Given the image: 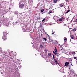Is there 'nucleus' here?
<instances>
[{"instance_id": "f257e3e1", "label": "nucleus", "mask_w": 77, "mask_h": 77, "mask_svg": "<svg viewBox=\"0 0 77 77\" xmlns=\"http://www.w3.org/2000/svg\"><path fill=\"white\" fill-rule=\"evenodd\" d=\"M3 35L2 37V39H4V40H6L7 39L6 38V35H7V33H6V32H3Z\"/></svg>"}, {"instance_id": "f03ea898", "label": "nucleus", "mask_w": 77, "mask_h": 77, "mask_svg": "<svg viewBox=\"0 0 77 77\" xmlns=\"http://www.w3.org/2000/svg\"><path fill=\"white\" fill-rule=\"evenodd\" d=\"M23 32H30V31L29 30V29L27 28V27L26 26V27H24V28L22 29Z\"/></svg>"}, {"instance_id": "7ed1b4c3", "label": "nucleus", "mask_w": 77, "mask_h": 77, "mask_svg": "<svg viewBox=\"0 0 77 77\" xmlns=\"http://www.w3.org/2000/svg\"><path fill=\"white\" fill-rule=\"evenodd\" d=\"M2 14H1V12H0V16H2L3 15H5L6 13L5 11V10L3 11L2 10Z\"/></svg>"}, {"instance_id": "20e7f679", "label": "nucleus", "mask_w": 77, "mask_h": 77, "mask_svg": "<svg viewBox=\"0 0 77 77\" xmlns=\"http://www.w3.org/2000/svg\"><path fill=\"white\" fill-rule=\"evenodd\" d=\"M4 26H7L8 27L9 26V24L7 23V22H3V25Z\"/></svg>"}, {"instance_id": "39448f33", "label": "nucleus", "mask_w": 77, "mask_h": 77, "mask_svg": "<svg viewBox=\"0 0 77 77\" xmlns=\"http://www.w3.org/2000/svg\"><path fill=\"white\" fill-rule=\"evenodd\" d=\"M23 6H24V4L21 3L20 4V5H19V8H23Z\"/></svg>"}, {"instance_id": "423d86ee", "label": "nucleus", "mask_w": 77, "mask_h": 77, "mask_svg": "<svg viewBox=\"0 0 77 77\" xmlns=\"http://www.w3.org/2000/svg\"><path fill=\"white\" fill-rule=\"evenodd\" d=\"M69 63L68 62H66L65 63L64 66H68Z\"/></svg>"}, {"instance_id": "0eeeda50", "label": "nucleus", "mask_w": 77, "mask_h": 77, "mask_svg": "<svg viewBox=\"0 0 77 77\" xmlns=\"http://www.w3.org/2000/svg\"><path fill=\"white\" fill-rule=\"evenodd\" d=\"M7 52H5L4 54H5V56H7V57H8H8H9V54H7Z\"/></svg>"}, {"instance_id": "6e6552de", "label": "nucleus", "mask_w": 77, "mask_h": 77, "mask_svg": "<svg viewBox=\"0 0 77 77\" xmlns=\"http://www.w3.org/2000/svg\"><path fill=\"white\" fill-rule=\"evenodd\" d=\"M14 2H11L10 3V6H13V5H14Z\"/></svg>"}, {"instance_id": "1a4fd4ad", "label": "nucleus", "mask_w": 77, "mask_h": 77, "mask_svg": "<svg viewBox=\"0 0 77 77\" xmlns=\"http://www.w3.org/2000/svg\"><path fill=\"white\" fill-rule=\"evenodd\" d=\"M62 49H63V47H62V46H60L59 48V50L60 51H62Z\"/></svg>"}, {"instance_id": "9d476101", "label": "nucleus", "mask_w": 77, "mask_h": 77, "mask_svg": "<svg viewBox=\"0 0 77 77\" xmlns=\"http://www.w3.org/2000/svg\"><path fill=\"white\" fill-rule=\"evenodd\" d=\"M20 19H17V20H16V21L15 22V23H20Z\"/></svg>"}, {"instance_id": "9b49d317", "label": "nucleus", "mask_w": 77, "mask_h": 77, "mask_svg": "<svg viewBox=\"0 0 77 77\" xmlns=\"http://www.w3.org/2000/svg\"><path fill=\"white\" fill-rule=\"evenodd\" d=\"M53 53L55 55H57V51H53Z\"/></svg>"}, {"instance_id": "f8f14e48", "label": "nucleus", "mask_w": 77, "mask_h": 77, "mask_svg": "<svg viewBox=\"0 0 77 77\" xmlns=\"http://www.w3.org/2000/svg\"><path fill=\"white\" fill-rule=\"evenodd\" d=\"M18 14V12L17 11H16L15 12H14V15H17Z\"/></svg>"}, {"instance_id": "ddd939ff", "label": "nucleus", "mask_w": 77, "mask_h": 77, "mask_svg": "<svg viewBox=\"0 0 77 77\" xmlns=\"http://www.w3.org/2000/svg\"><path fill=\"white\" fill-rule=\"evenodd\" d=\"M41 20V18L40 17H38V18L37 19V21H38V22H39L40 21H39V20Z\"/></svg>"}, {"instance_id": "4468645a", "label": "nucleus", "mask_w": 77, "mask_h": 77, "mask_svg": "<svg viewBox=\"0 0 77 77\" xmlns=\"http://www.w3.org/2000/svg\"><path fill=\"white\" fill-rule=\"evenodd\" d=\"M70 71L71 72H72V73H74V70H72V69H70Z\"/></svg>"}, {"instance_id": "2eb2a0df", "label": "nucleus", "mask_w": 77, "mask_h": 77, "mask_svg": "<svg viewBox=\"0 0 77 77\" xmlns=\"http://www.w3.org/2000/svg\"><path fill=\"white\" fill-rule=\"evenodd\" d=\"M63 44L64 46H65V47H68V45L67 44V43H65L64 44Z\"/></svg>"}, {"instance_id": "dca6fc26", "label": "nucleus", "mask_w": 77, "mask_h": 77, "mask_svg": "<svg viewBox=\"0 0 77 77\" xmlns=\"http://www.w3.org/2000/svg\"><path fill=\"white\" fill-rule=\"evenodd\" d=\"M3 25V22H2V21H1V22H0V27H1L2 26V25Z\"/></svg>"}, {"instance_id": "f3484780", "label": "nucleus", "mask_w": 77, "mask_h": 77, "mask_svg": "<svg viewBox=\"0 0 77 77\" xmlns=\"http://www.w3.org/2000/svg\"><path fill=\"white\" fill-rule=\"evenodd\" d=\"M72 31H73V32H75L76 31V29L74 28L73 29H72Z\"/></svg>"}, {"instance_id": "a211bd4d", "label": "nucleus", "mask_w": 77, "mask_h": 77, "mask_svg": "<svg viewBox=\"0 0 77 77\" xmlns=\"http://www.w3.org/2000/svg\"><path fill=\"white\" fill-rule=\"evenodd\" d=\"M5 11L6 13H7V12H8L9 11V10H5Z\"/></svg>"}, {"instance_id": "6ab92c4d", "label": "nucleus", "mask_w": 77, "mask_h": 77, "mask_svg": "<svg viewBox=\"0 0 77 77\" xmlns=\"http://www.w3.org/2000/svg\"><path fill=\"white\" fill-rule=\"evenodd\" d=\"M71 11L70 10H68L66 12V14H67V13H68L69 12H70Z\"/></svg>"}, {"instance_id": "aec40b11", "label": "nucleus", "mask_w": 77, "mask_h": 77, "mask_svg": "<svg viewBox=\"0 0 77 77\" xmlns=\"http://www.w3.org/2000/svg\"><path fill=\"white\" fill-rule=\"evenodd\" d=\"M2 48H0V53H2Z\"/></svg>"}, {"instance_id": "412c9836", "label": "nucleus", "mask_w": 77, "mask_h": 77, "mask_svg": "<svg viewBox=\"0 0 77 77\" xmlns=\"http://www.w3.org/2000/svg\"><path fill=\"white\" fill-rule=\"evenodd\" d=\"M74 36L73 35H72L71 36V39H74Z\"/></svg>"}, {"instance_id": "4be33fe9", "label": "nucleus", "mask_w": 77, "mask_h": 77, "mask_svg": "<svg viewBox=\"0 0 77 77\" xmlns=\"http://www.w3.org/2000/svg\"><path fill=\"white\" fill-rule=\"evenodd\" d=\"M44 11V9H42L41 10V12H43Z\"/></svg>"}, {"instance_id": "5701e85b", "label": "nucleus", "mask_w": 77, "mask_h": 77, "mask_svg": "<svg viewBox=\"0 0 77 77\" xmlns=\"http://www.w3.org/2000/svg\"><path fill=\"white\" fill-rule=\"evenodd\" d=\"M55 62L56 64H58V65H59V63H58V62H57V61H56Z\"/></svg>"}, {"instance_id": "b1692460", "label": "nucleus", "mask_w": 77, "mask_h": 77, "mask_svg": "<svg viewBox=\"0 0 77 77\" xmlns=\"http://www.w3.org/2000/svg\"><path fill=\"white\" fill-rule=\"evenodd\" d=\"M59 71H60V72H62V69H60V70H59Z\"/></svg>"}, {"instance_id": "393cba45", "label": "nucleus", "mask_w": 77, "mask_h": 77, "mask_svg": "<svg viewBox=\"0 0 77 77\" xmlns=\"http://www.w3.org/2000/svg\"><path fill=\"white\" fill-rule=\"evenodd\" d=\"M49 41H51L50 42H52V43H54V42L53 40H49Z\"/></svg>"}, {"instance_id": "a878e982", "label": "nucleus", "mask_w": 77, "mask_h": 77, "mask_svg": "<svg viewBox=\"0 0 77 77\" xmlns=\"http://www.w3.org/2000/svg\"><path fill=\"white\" fill-rule=\"evenodd\" d=\"M52 64L53 65H56V63L55 62H53Z\"/></svg>"}, {"instance_id": "bb28decb", "label": "nucleus", "mask_w": 77, "mask_h": 77, "mask_svg": "<svg viewBox=\"0 0 77 77\" xmlns=\"http://www.w3.org/2000/svg\"><path fill=\"white\" fill-rule=\"evenodd\" d=\"M54 2L56 3L57 2V0H54Z\"/></svg>"}, {"instance_id": "cd10ccee", "label": "nucleus", "mask_w": 77, "mask_h": 77, "mask_svg": "<svg viewBox=\"0 0 77 77\" xmlns=\"http://www.w3.org/2000/svg\"><path fill=\"white\" fill-rule=\"evenodd\" d=\"M20 25L21 26V27H23L24 26V23H21Z\"/></svg>"}, {"instance_id": "c85d7f7f", "label": "nucleus", "mask_w": 77, "mask_h": 77, "mask_svg": "<svg viewBox=\"0 0 77 77\" xmlns=\"http://www.w3.org/2000/svg\"><path fill=\"white\" fill-rule=\"evenodd\" d=\"M54 50H55V51H57V48H56V47H55Z\"/></svg>"}, {"instance_id": "c756f323", "label": "nucleus", "mask_w": 77, "mask_h": 77, "mask_svg": "<svg viewBox=\"0 0 77 77\" xmlns=\"http://www.w3.org/2000/svg\"><path fill=\"white\" fill-rule=\"evenodd\" d=\"M48 56H51V53H49L48 54Z\"/></svg>"}, {"instance_id": "7c9ffc66", "label": "nucleus", "mask_w": 77, "mask_h": 77, "mask_svg": "<svg viewBox=\"0 0 77 77\" xmlns=\"http://www.w3.org/2000/svg\"><path fill=\"white\" fill-rule=\"evenodd\" d=\"M43 39H44L45 41H47V39L45 38H43Z\"/></svg>"}, {"instance_id": "2f4dec72", "label": "nucleus", "mask_w": 77, "mask_h": 77, "mask_svg": "<svg viewBox=\"0 0 77 77\" xmlns=\"http://www.w3.org/2000/svg\"><path fill=\"white\" fill-rule=\"evenodd\" d=\"M43 47V46L42 45H40V48H42Z\"/></svg>"}, {"instance_id": "473e14b6", "label": "nucleus", "mask_w": 77, "mask_h": 77, "mask_svg": "<svg viewBox=\"0 0 77 77\" xmlns=\"http://www.w3.org/2000/svg\"><path fill=\"white\" fill-rule=\"evenodd\" d=\"M51 12H52V11H49V14H51Z\"/></svg>"}, {"instance_id": "72a5a7b5", "label": "nucleus", "mask_w": 77, "mask_h": 77, "mask_svg": "<svg viewBox=\"0 0 77 77\" xmlns=\"http://www.w3.org/2000/svg\"><path fill=\"white\" fill-rule=\"evenodd\" d=\"M66 40H67L66 38H64V41H65V42H66Z\"/></svg>"}, {"instance_id": "f704fd0d", "label": "nucleus", "mask_w": 77, "mask_h": 77, "mask_svg": "<svg viewBox=\"0 0 77 77\" xmlns=\"http://www.w3.org/2000/svg\"><path fill=\"white\" fill-rule=\"evenodd\" d=\"M45 18L44 19H43L42 20V22H43V21H45Z\"/></svg>"}, {"instance_id": "c9c22d12", "label": "nucleus", "mask_w": 77, "mask_h": 77, "mask_svg": "<svg viewBox=\"0 0 77 77\" xmlns=\"http://www.w3.org/2000/svg\"><path fill=\"white\" fill-rule=\"evenodd\" d=\"M72 54H74V55H75V52H73L72 53Z\"/></svg>"}, {"instance_id": "e433bc0d", "label": "nucleus", "mask_w": 77, "mask_h": 77, "mask_svg": "<svg viewBox=\"0 0 77 77\" xmlns=\"http://www.w3.org/2000/svg\"><path fill=\"white\" fill-rule=\"evenodd\" d=\"M59 21H62V19H59Z\"/></svg>"}, {"instance_id": "4c0bfd02", "label": "nucleus", "mask_w": 77, "mask_h": 77, "mask_svg": "<svg viewBox=\"0 0 77 77\" xmlns=\"http://www.w3.org/2000/svg\"><path fill=\"white\" fill-rule=\"evenodd\" d=\"M60 7H62V6H63V5H60Z\"/></svg>"}, {"instance_id": "58836bf2", "label": "nucleus", "mask_w": 77, "mask_h": 77, "mask_svg": "<svg viewBox=\"0 0 77 77\" xmlns=\"http://www.w3.org/2000/svg\"><path fill=\"white\" fill-rule=\"evenodd\" d=\"M40 27H42V24H41V23L40 24Z\"/></svg>"}, {"instance_id": "ea45409f", "label": "nucleus", "mask_w": 77, "mask_h": 77, "mask_svg": "<svg viewBox=\"0 0 77 77\" xmlns=\"http://www.w3.org/2000/svg\"><path fill=\"white\" fill-rule=\"evenodd\" d=\"M0 12H1V14H3V11H0Z\"/></svg>"}, {"instance_id": "a19ab883", "label": "nucleus", "mask_w": 77, "mask_h": 77, "mask_svg": "<svg viewBox=\"0 0 77 77\" xmlns=\"http://www.w3.org/2000/svg\"><path fill=\"white\" fill-rule=\"evenodd\" d=\"M64 18H65V17H63L61 18V19H62V20H63Z\"/></svg>"}, {"instance_id": "79ce46f5", "label": "nucleus", "mask_w": 77, "mask_h": 77, "mask_svg": "<svg viewBox=\"0 0 77 77\" xmlns=\"http://www.w3.org/2000/svg\"><path fill=\"white\" fill-rule=\"evenodd\" d=\"M73 58H74L75 59H77V57H74Z\"/></svg>"}, {"instance_id": "37998d69", "label": "nucleus", "mask_w": 77, "mask_h": 77, "mask_svg": "<svg viewBox=\"0 0 77 77\" xmlns=\"http://www.w3.org/2000/svg\"><path fill=\"white\" fill-rule=\"evenodd\" d=\"M8 61L10 62H11V59H10L8 60Z\"/></svg>"}, {"instance_id": "c03bdc74", "label": "nucleus", "mask_w": 77, "mask_h": 77, "mask_svg": "<svg viewBox=\"0 0 77 77\" xmlns=\"http://www.w3.org/2000/svg\"><path fill=\"white\" fill-rule=\"evenodd\" d=\"M11 20H13V17H12L11 19Z\"/></svg>"}, {"instance_id": "a18cd8bd", "label": "nucleus", "mask_w": 77, "mask_h": 77, "mask_svg": "<svg viewBox=\"0 0 77 77\" xmlns=\"http://www.w3.org/2000/svg\"><path fill=\"white\" fill-rule=\"evenodd\" d=\"M47 2H50V0H47Z\"/></svg>"}, {"instance_id": "49530a36", "label": "nucleus", "mask_w": 77, "mask_h": 77, "mask_svg": "<svg viewBox=\"0 0 77 77\" xmlns=\"http://www.w3.org/2000/svg\"><path fill=\"white\" fill-rule=\"evenodd\" d=\"M53 59H54V60H55V57H53Z\"/></svg>"}, {"instance_id": "de8ad7c7", "label": "nucleus", "mask_w": 77, "mask_h": 77, "mask_svg": "<svg viewBox=\"0 0 77 77\" xmlns=\"http://www.w3.org/2000/svg\"><path fill=\"white\" fill-rule=\"evenodd\" d=\"M57 56L58 57V56H59V55L57 54Z\"/></svg>"}, {"instance_id": "09e8293b", "label": "nucleus", "mask_w": 77, "mask_h": 77, "mask_svg": "<svg viewBox=\"0 0 77 77\" xmlns=\"http://www.w3.org/2000/svg\"><path fill=\"white\" fill-rule=\"evenodd\" d=\"M75 22H76V23H77V19L76 20H75Z\"/></svg>"}, {"instance_id": "8fccbe9b", "label": "nucleus", "mask_w": 77, "mask_h": 77, "mask_svg": "<svg viewBox=\"0 0 77 77\" xmlns=\"http://www.w3.org/2000/svg\"><path fill=\"white\" fill-rule=\"evenodd\" d=\"M52 55H53V57H54V54H53Z\"/></svg>"}, {"instance_id": "3c124183", "label": "nucleus", "mask_w": 77, "mask_h": 77, "mask_svg": "<svg viewBox=\"0 0 77 77\" xmlns=\"http://www.w3.org/2000/svg\"><path fill=\"white\" fill-rule=\"evenodd\" d=\"M55 60V61L56 62V61H57V60H56V59H55L54 60Z\"/></svg>"}, {"instance_id": "603ef678", "label": "nucleus", "mask_w": 77, "mask_h": 77, "mask_svg": "<svg viewBox=\"0 0 77 77\" xmlns=\"http://www.w3.org/2000/svg\"><path fill=\"white\" fill-rule=\"evenodd\" d=\"M71 65H72V64L71 63Z\"/></svg>"}, {"instance_id": "864d4df0", "label": "nucleus", "mask_w": 77, "mask_h": 77, "mask_svg": "<svg viewBox=\"0 0 77 77\" xmlns=\"http://www.w3.org/2000/svg\"><path fill=\"white\" fill-rule=\"evenodd\" d=\"M59 45L60 46V44H59Z\"/></svg>"}, {"instance_id": "5fc2aeb1", "label": "nucleus", "mask_w": 77, "mask_h": 77, "mask_svg": "<svg viewBox=\"0 0 77 77\" xmlns=\"http://www.w3.org/2000/svg\"><path fill=\"white\" fill-rule=\"evenodd\" d=\"M56 42H57V41L56 40Z\"/></svg>"}, {"instance_id": "6e6d98bb", "label": "nucleus", "mask_w": 77, "mask_h": 77, "mask_svg": "<svg viewBox=\"0 0 77 77\" xmlns=\"http://www.w3.org/2000/svg\"><path fill=\"white\" fill-rule=\"evenodd\" d=\"M48 42H50V41H48Z\"/></svg>"}, {"instance_id": "4d7b16f0", "label": "nucleus", "mask_w": 77, "mask_h": 77, "mask_svg": "<svg viewBox=\"0 0 77 77\" xmlns=\"http://www.w3.org/2000/svg\"><path fill=\"white\" fill-rule=\"evenodd\" d=\"M44 31L45 32V30H44Z\"/></svg>"}, {"instance_id": "13d9d810", "label": "nucleus", "mask_w": 77, "mask_h": 77, "mask_svg": "<svg viewBox=\"0 0 77 77\" xmlns=\"http://www.w3.org/2000/svg\"><path fill=\"white\" fill-rule=\"evenodd\" d=\"M53 32V31H52Z\"/></svg>"}, {"instance_id": "bf43d9fd", "label": "nucleus", "mask_w": 77, "mask_h": 77, "mask_svg": "<svg viewBox=\"0 0 77 77\" xmlns=\"http://www.w3.org/2000/svg\"><path fill=\"white\" fill-rule=\"evenodd\" d=\"M73 18H74V17H73Z\"/></svg>"}, {"instance_id": "052dcab7", "label": "nucleus", "mask_w": 77, "mask_h": 77, "mask_svg": "<svg viewBox=\"0 0 77 77\" xmlns=\"http://www.w3.org/2000/svg\"><path fill=\"white\" fill-rule=\"evenodd\" d=\"M73 19H72V20H73Z\"/></svg>"}, {"instance_id": "680f3d73", "label": "nucleus", "mask_w": 77, "mask_h": 77, "mask_svg": "<svg viewBox=\"0 0 77 77\" xmlns=\"http://www.w3.org/2000/svg\"><path fill=\"white\" fill-rule=\"evenodd\" d=\"M35 24L36 25V24L35 23Z\"/></svg>"}]
</instances>
